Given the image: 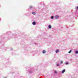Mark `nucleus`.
<instances>
[{"label":"nucleus","mask_w":78,"mask_h":78,"mask_svg":"<svg viewBox=\"0 0 78 78\" xmlns=\"http://www.w3.org/2000/svg\"><path fill=\"white\" fill-rule=\"evenodd\" d=\"M55 19H58V18H59V16H55Z\"/></svg>","instance_id":"nucleus-1"},{"label":"nucleus","mask_w":78,"mask_h":78,"mask_svg":"<svg viewBox=\"0 0 78 78\" xmlns=\"http://www.w3.org/2000/svg\"><path fill=\"white\" fill-rule=\"evenodd\" d=\"M46 53V51H45V50H43V54H44V53Z\"/></svg>","instance_id":"nucleus-2"},{"label":"nucleus","mask_w":78,"mask_h":78,"mask_svg":"<svg viewBox=\"0 0 78 78\" xmlns=\"http://www.w3.org/2000/svg\"><path fill=\"white\" fill-rule=\"evenodd\" d=\"M32 24L33 25H35V24H36V22H33Z\"/></svg>","instance_id":"nucleus-3"},{"label":"nucleus","mask_w":78,"mask_h":78,"mask_svg":"<svg viewBox=\"0 0 78 78\" xmlns=\"http://www.w3.org/2000/svg\"><path fill=\"white\" fill-rule=\"evenodd\" d=\"M66 71V70L65 69H63L62 71V73H64V72H65Z\"/></svg>","instance_id":"nucleus-4"},{"label":"nucleus","mask_w":78,"mask_h":78,"mask_svg":"<svg viewBox=\"0 0 78 78\" xmlns=\"http://www.w3.org/2000/svg\"><path fill=\"white\" fill-rule=\"evenodd\" d=\"M59 50H56L55 51L56 53H58V52H59Z\"/></svg>","instance_id":"nucleus-5"},{"label":"nucleus","mask_w":78,"mask_h":78,"mask_svg":"<svg viewBox=\"0 0 78 78\" xmlns=\"http://www.w3.org/2000/svg\"><path fill=\"white\" fill-rule=\"evenodd\" d=\"M32 13L33 14H34V15L36 14V13L35 12H33Z\"/></svg>","instance_id":"nucleus-6"},{"label":"nucleus","mask_w":78,"mask_h":78,"mask_svg":"<svg viewBox=\"0 0 78 78\" xmlns=\"http://www.w3.org/2000/svg\"><path fill=\"white\" fill-rule=\"evenodd\" d=\"M48 28H51V26L50 25H49L48 26Z\"/></svg>","instance_id":"nucleus-7"},{"label":"nucleus","mask_w":78,"mask_h":78,"mask_svg":"<svg viewBox=\"0 0 78 78\" xmlns=\"http://www.w3.org/2000/svg\"><path fill=\"white\" fill-rule=\"evenodd\" d=\"M75 53H76V54H78V51H76L75 52Z\"/></svg>","instance_id":"nucleus-8"},{"label":"nucleus","mask_w":78,"mask_h":78,"mask_svg":"<svg viewBox=\"0 0 78 78\" xmlns=\"http://www.w3.org/2000/svg\"><path fill=\"white\" fill-rule=\"evenodd\" d=\"M72 52V50H70L69 51V52L68 53H70Z\"/></svg>","instance_id":"nucleus-9"},{"label":"nucleus","mask_w":78,"mask_h":78,"mask_svg":"<svg viewBox=\"0 0 78 78\" xmlns=\"http://www.w3.org/2000/svg\"><path fill=\"white\" fill-rule=\"evenodd\" d=\"M66 64V65H67V64H69V63H68V62H66L65 63Z\"/></svg>","instance_id":"nucleus-10"},{"label":"nucleus","mask_w":78,"mask_h":78,"mask_svg":"<svg viewBox=\"0 0 78 78\" xmlns=\"http://www.w3.org/2000/svg\"><path fill=\"white\" fill-rule=\"evenodd\" d=\"M57 71H55L54 72V73H57Z\"/></svg>","instance_id":"nucleus-11"},{"label":"nucleus","mask_w":78,"mask_h":78,"mask_svg":"<svg viewBox=\"0 0 78 78\" xmlns=\"http://www.w3.org/2000/svg\"><path fill=\"white\" fill-rule=\"evenodd\" d=\"M54 17L53 16H52L51 17V19H53Z\"/></svg>","instance_id":"nucleus-12"},{"label":"nucleus","mask_w":78,"mask_h":78,"mask_svg":"<svg viewBox=\"0 0 78 78\" xmlns=\"http://www.w3.org/2000/svg\"><path fill=\"white\" fill-rule=\"evenodd\" d=\"M76 9H78V6L76 7Z\"/></svg>","instance_id":"nucleus-13"},{"label":"nucleus","mask_w":78,"mask_h":78,"mask_svg":"<svg viewBox=\"0 0 78 78\" xmlns=\"http://www.w3.org/2000/svg\"><path fill=\"white\" fill-rule=\"evenodd\" d=\"M32 8V6H30V8Z\"/></svg>","instance_id":"nucleus-14"},{"label":"nucleus","mask_w":78,"mask_h":78,"mask_svg":"<svg viewBox=\"0 0 78 78\" xmlns=\"http://www.w3.org/2000/svg\"><path fill=\"white\" fill-rule=\"evenodd\" d=\"M62 62H63L62 61H61V63H62Z\"/></svg>","instance_id":"nucleus-15"},{"label":"nucleus","mask_w":78,"mask_h":78,"mask_svg":"<svg viewBox=\"0 0 78 78\" xmlns=\"http://www.w3.org/2000/svg\"><path fill=\"white\" fill-rule=\"evenodd\" d=\"M57 66H59V64H57Z\"/></svg>","instance_id":"nucleus-16"}]
</instances>
